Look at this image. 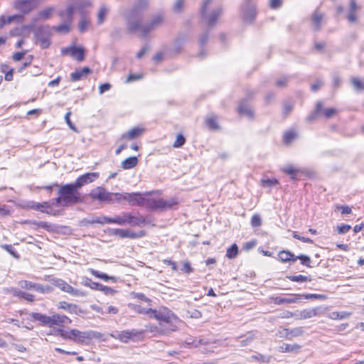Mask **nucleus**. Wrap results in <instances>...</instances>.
<instances>
[{"instance_id": "obj_1", "label": "nucleus", "mask_w": 364, "mask_h": 364, "mask_svg": "<svg viewBox=\"0 0 364 364\" xmlns=\"http://www.w3.org/2000/svg\"><path fill=\"white\" fill-rule=\"evenodd\" d=\"M142 15L133 14L132 17L127 18V29L129 33L139 31L142 38H146L153 30L159 27L164 22V18L161 15L154 16L149 22L141 24Z\"/></svg>"}, {"instance_id": "obj_2", "label": "nucleus", "mask_w": 364, "mask_h": 364, "mask_svg": "<svg viewBox=\"0 0 364 364\" xmlns=\"http://www.w3.org/2000/svg\"><path fill=\"white\" fill-rule=\"evenodd\" d=\"M151 318L159 321V330L158 331L161 333L167 334L177 330V326L174 322L178 321V318L166 308L159 311L154 309L151 311Z\"/></svg>"}, {"instance_id": "obj_3", "label": "nucleus", "mask_w": 364, "mask_h": 364, "mask_svg": "<svg viewBox=\"0 0 364 364\" xmlns=\"http://www.w3.org/2000/svg\"><path fill=\"white\" fill-rule=\"evenodd\" d=\"M58 194L63 198V206L77 204L82 201L80 193L73 183L60 186Z\"/></svg>"}, {"instance_id": "obj_4", "label": "nucleus", "mask_w": 364, "mask_h": 364, "mask_svg": "<svg viewBox=\"0 0 364 364\" xmlns=\"http://www.w3.org/2000/svg\"><path fill=\"white\" fill-rule=\"evenodd\" d=\"M92 332H82L77 329L65 331L61 328H58L54 331L53 334L59 336L66 340H70L77 343H83L85 339H90L92 338Z\"/></svg>"}, {"instance_id": "obj_5", "label": "nucleus", "mask_w": 364, "mask_h": 364, "mask_svg": "<svg viewBox=\"0 0 364 364\" xmlns=\"http://www.w3.org/2000/svg\"><path fill=\"white\" fill-rule=\"evenodd\" d=\"M213 0H204L201 9L200 14L203 21L210 27L215 26L218 18L222 14V9L218 7L210 13H207V9L210 5Z\"/></svg>"}, {"instance_id": "obj_6", "label": "nucleus", "mask_w": 364, "mask_h": 364, "mask_svg": "<svg viewBox=\"0 0 364 364\" xmlns=\"http://www.w3.org/2000/svg\"><path fill=\"white\" fill-rule=\"evenodd\" d=\"M75 13V7L73 5H69L66 10L61 11L59 12V15L65 22L58 26L53 27V28L59 32L67 33L70 31V24L73 20V15Z\"/></svg>"}, {"instance_id": "obj_7", "label": "nucleus", "mask_w": 364, "mask_h": 364, "mask_svg": "<svg viewBox=\"0 0 364 364\" xmlns=\"http://www.w3.org/2000/svg\"><path fill=\"white\" fill-rule=\"evenodd\" d=\"M177 204V201L174 198L164 200V198H148L146 208L152 210H164L171 208Z\"/></svg>"}, {"instance_id": "obj_8", "label": "nucleus", "mask_w": 364, "mask_h": 364, "mask_svg": "<svg viewBox=\"0 0 364 364\" xmlns=\"http://www.w3.org/2000/svg\"><path fill=\"white\" fill-rule=\"evenodd\" d=\"M50 36L51 33L48 26H38L35 32L36 40L40 43L43 49L48 48L50 46Z\"/></svg>"}, {"instance_id": "obj_9", "label": "nucleus", "mask_w": 364, "mask_h": 364, "mask_svg": "<svg viewBox=\"0 0 364 364\" xmlns=\"http://www.w3.org/2000/svg\"><path fill=\"white\" fill-rule=\"evenodd\" d=\"M42 0H16L14 3V8L22 13L28 14L37 8Z\"/></svg>"}, {"instance_id": "obj_10", "label": "nucleus", "mask_w": 364, "mask_h": 364, "mask_svg": "<svg viewBox=\"0 0 364 364\" xmlns=\"http://www.w3.org/2000/svg\"><path fill=\"white\" fill-rule=\"evenodd\" d=\"M151 192H145V193H126L127 201H128L130 205H143L147 204V199L145 196L151 195Z\"/></svg>"}, {"instance_id": "obj_11", "label": "nucleus", "mask_w": 364, "mask_h": 364, "mask_svg": "<svg viewBox=\"0 0 364 364\" xmlns=\"http://www.w3.org/2000/svg\"><path fill=\"white\" fill-rule=\"evenodd\" d=\"M253 95L254 93L252 92L250 95H247L245 98H243L240 101L237 108V112L240 115L245 116L250 120L254 119L255 117V112L249 103V98Z\"/></svg>"}, {"instance_id": "obj_12", "label": "nucleus", "mask_w": 364, "mask_h": 364, "mask_svg": "<svg viewBox=\"0 0 364 364\" xmlns=\"http://www.w3.org/2000/svg\"><path fill=\"white\" fill-rule=\"evenodd\" d=\"M53 284L58 287L60 290L70 294L74 296H84L85 294L79 289L73 288L71 285L68 284L65 281L61 279H56L53 280Z\"/></svg>"}, {"instance_id": "obj_13", "label": "nucleus", "mask_w": 364, "mask_h": 364, "mask_svg": "<svg viewBox=\"0 0 364 364\" xmlns=\"http://www.w3.org/2000/svg\"><path fill=\"white\" fill-rule=\"evenodd\" d=\"M90 196L92 200H97L100 202L109 203L112 200L111 193L106 191L103 187L98 186L92 190Z\"/></svg>"}, {"instance_id": "obj_14", "label": "nucleus", "mask_w": 364, "mask_h": 364, "mask_svg": "<svg viewBox=\"0 0 364 364\" xmlns=\"http://www.w3.org/2000/svg\"><path fill=\"white\" fill-rule=\"evenodd\" d=\"M243 19L245 22L252 23L256 17V7L254 3L247 0L242 8Z\"/></svg>"}, {"instance_id": "obj_15", "label": "nucleus", "mask_w": 364, "mask_h": 364, "mask_svg": "<svg viewBox=\"0 0 364 364\" xmlns=\"http://www.w3.org/2000/svg\"><path fill=\"white\" fill-rule=\"evenodd\" d=\"M61 53L63 55H70L72 57H75L76 60L79 62H82L85 59V50L82 47L71 46L63 48Z\"/></svg>"}, {"instance_id": "obj_16", "label": "nucleus", "mask_w": 364, "mask_h": 364, "mask_svg": "<svg viewBox=\"0 0 364 364\" xmlns=\"http://www.w3.org/2000/svg\"><path fill=\"white\" fill-rule=\"evenodd\" d=\"M99 177V173L97 172L86 173L80 176L76 181L73 183L75 186L79 190L85 185L95 181Z\"/></svg>"}, {"instance_id": "obj_17", "label": "nucleus", "mask_w": 364, "mask_h": 364, "mask_svg": "<svg viewBox=\"0 0 364 364\" xmlns=\"http://www.w3.org/2000/svg\"><path fill=\"white\" fill-rule=\"evenodd\" d=\"M112 233L114 235L119 236L121 238H131L136 239L139 237H141L144 235V231H140L139 232H134L129 229H112Z\"/></svg>"}, {"instance_id": "obj_18", "label": "nucleus", "mask_w": 364, "mask_h": 364, "mask_svg": "<svg viewBox=\"0 0 364 364\" xmlns=\"http://www.w3.org/2000/svg\"><path fill=\"white\" fill-rule=\"evenodd\" d=\"M141 333L142 332H139L135 329H132L131 331L127 330L119 332L116 338L120 341L127 343L131 339Z\"/></svg>"}, {"instance_id": "obj_19", "label": "nucleus", "mask_w": 364, "mask_h": 364, "mask_svg": "<svg viewBox=\"0 0 364 364\" xmlns=\"http://www.w3.org/2000/svg\"><path fill=\"white\" fill-rule=\"evenodd\" d=\"M71 322V319L66 316L56 314L50 316L49 327H52L55 325L60 326L62 323H70Z\"/></svg>"}, {"instance_id": "obj_20", "label": "nucleus", "mask_w": 364, "mask_h": 364, "mask_svg": "<svg viewBox=\"0 0 364 364\" xmlns=\"http://www.w3.org/2000/svg\"><path fill=\"white\" fill-rule=\"evenodd\" d=\"M300 299V294H293L291 295V296L288 298H283L280 296H275L272 298V301H273V303L277 305L296 303Z\"/></svg>"}, {"instance_id": "obj_21", "label": "nucleus", "mask_w": 364, "mask_h": 364, "mask_svg": "<svg viewBox=\"0 0 364 364\" xmlns=\"http://www.w3.org/2000/svg\"><path fill=\"white\" fill-rule=\"evenodd\" d=\"M28 207L36 210H39L42 213L50 214V212L48 210L50 208V205L48 202L37 203L31 201L28 203Z\"/></svg>"}, {"instance_id": "obj_22", "label": "nucleus", "mask_w": 364, "mask_h": 364, "mask_svg": "<svg viewBox=\"0 0 364 364\" xmlns=\"http://www.w3.org/2000/svg\"><path fill=\"white\" fill-rule=\"evenodd\" d=\"M147 223L148 222L144 217L140 215L134 216L129 213L128 225L131 226L142 227Z\"/></svg>"}, {"instance_id": "obj_23", "label": "nucleus", "mask_w": 364, "mask_h": 364, "mask_svg": "<svg viewBox=\"0 0 364 364\" xmlns=\"http://www.w3.org/2000/svg\"><path fill=\"white\" fill-rule=\"evenodd\" d=\"M129 213H122L121 215H117L114 218L108 217V223H114L119 225H124L128 224Z\"/></svg>"}, {"instance_id": "obj_24", "label": "nucleus", "mask_w": 364, "mask_h": 364, "mask_svg": "<svg viewBox=\"0 0 364 364\" xmlns=\"http://www.w3.org/2000/svg\"><path fill=\"white\" fill-rule=\"evenodd\" d=\"M149 4V0H136L133 9L131 11L128 17H132L134 14L141 15V11L145 9Z\"/></svg>"}, {"instance_id": "obj_25", "label": "nucleus", "mask_w": 364, "mask_h": 364, "mask_svg": "<svg viewBox=\"0 0 364 364\" xmlns=\"http://www.w3.org/2000/svg\"><path fill=\"white\" fill-rule=\"evenodd\" d=\"M91 73V69L89 67H84L80 70H77L70 74V80L73 82H76L80 80L83 76L90 74Z\"/></svg>"}, {"instance_id": "obj_26", "label": "nucleus", "mask_w": 364, "mask_h": 364, "mask_svg": "<svg viewBox=\"0 0 364 364\" xmlns=\"http://www.w3.org/2000/svg\"><path fill=\"white\" fill-rule=\"evenodd\" d=\"M278 257L279 261H281L282 262L296 261V256L293 253L287 250L280 251L278 254Z\"/></svg>"}, {"instance_id": "obj_27", "label": "nucleus", "mask_w": 364, "mask_h": 364, "mask_svg": "<svg viewBox=\"0 0 364 364\" xmlns=\"http://www.w3.org/2000/svg\"><path fill=\"white\" fill-rule=\"evenodd\" d=\"M31 316L33 321H39L41 325L49 327L50 316L36 312L31 313Z\"/></svg>"}, {"instance_id": "obj_28", "label": "nucleus", "mask_w": 364, "mask_h": 364, "mask_svg": "<svg viewBox=\"0 0 364 364\" xmlns=\"http://www.w3.org/2000/svg\"><path fill=\"white\" fill-rule=\"evenodd\" d=\"M358 9V6L357 5L355 0H350L349 13L347 17L349 22L353 23L357 21L355 12Z\"/></svg>"}, {"instance_id": "obj_29", "label": "nucleus", "mask_w": 364, "mask_h": 364, "mask_svg": "<svg viewBox=\"0 0 364 364\" xmlns=\"http://www.w3.org/2000/svg\"><path fill=\"white\" fill-rule=\"evenodd\" d=\"M282 171L289 175L291 178L292 180H297L298 179V174L301 172V171L297 168H295L294 166H291V165H287L284 167H283L282 168Z\"/></svg>"}, {"instance_id": "obj_30", "label": "nucleus", "mask_w": 364, "mask_h": 364, "mask_svg": "<svg viewBox=\"0 0 364 364\" xmlns=\"http://www.w3.org/2000/svg\"><path fill=\"white\" fill-rule=\"evenodd\" d=\"M144 132V129L139 128V127H134L132 129H130L127 133L123 134L122 135V139H133L138 136H139Z\"/></svg>"}, {"instance_id": "obj_31", "label": "nucleus", "mask_w": 364, "mask_h": 364, "mask_svg": "<svg viewBox=\"0 0 364 364\" xmlns=\"http://www.w3.org/2000/svg\"><path fill=\"white\" fill-rule=\"evenodd\" d=\"M323 15L321 13L318 12L317 11L314 12L311 16V21L314 30L319 31L321 29V23Z\"/></svg>"}, {"instance_id": "obj_32", "label": "nucleus", "mask_w": 364, "mask_h": 364, "mask_svg": "<svg viewBox=\"0 0 364 364\" xmlns=\"http://www.w3.org/2000/svg\"><path fill=\"white\" fill-rule=\"evenodd\" d=\"M72 5L75 7V10L77 9L82 14H84V9L91 6L92 3L90 0H77L75 4Z\"/></svg>"}, {"instance_id": "obj_33", "label": "nucleus", "mask_w": 364, "mask_h": 364, "mask_svg": "<svg viewBox=\"0 0 364 364\" xmlns=\"http://www.w3.org/2000/svg\"><path fill=\"white\" fill-rule=\"evenodd\" d=\"M138 163V159L136 156H130L124 159L121 165L124 169H130L134 168Z\"/></svg>"}, {"instance_id": "obj_34", "label": "nucleus", "mask_w": 364, "mask_h": 364, "mask_svg": "<svg viewBox=\"0 0 364 364\" xmlns=\"http://www.w3.org/2000/svg\"><path fill=\"white\" fill-rule=\"evenodd\" d=\"M301 346L298 344H288L284 343L280 346V351L282 353H297L300 350Z\"/></svg>"}, {"instance_id": "obj_35", "label": "nucleus", "mask_w": 364, "mask_h": 364, "mask_svg": "<svg viewBox=\"0 0 364 364\" xmlns=\"http://www.w3.org/2000/svg\"><path fill=\"white\" fill-rule=\"evenodd\" d=\"M107 220H108V217L101 216V217L92 218L91 219H85L84 222L86 225H93L95 223H99L101 225H104L105 223H108Z\"/></svg>"}, {"instance_id": "obj_36", "label": "nucleus", "mask_w": 364, "mask_h": 364, "mask_svg": "<svg viewBox=\"0 0 364 364\" xmlns=\"http://www.w3.org/2000/svg\"><path fill=\"white\" fill-rule=\"evenodd\" d=\"M350 83L355 91L364 90V79L360 80L356 77H352L350 78Z\"/></svg>"}, {"instance_id": "obj_37", "label": "nucleus", "mask_w": 364, "mask_h": 364, "mask_svg": "<svg viewBox=\"0 0 364 364\" xmlns=\"http://www.w3.org/2000/svg\"><path fill=\"white\" fill-rule=\"evenodd\" d=\"M286 331V336L288 338L293 337L300 336L304 333V329L302 327H297L292 329H284Z\"/></svg>"}, {"instance_id": "obj_38", "label": "nucleus", "mask_w": 364, "mask_h": 364, "mask_svg": "<svg viewBox=\"0 0 364 364\" xmlns=\"http://www.w3.org/2000/svg\"><path fill=\"white\" fill-rule=\"evenodd\" d=\"M90 272L95 277L102 279H103L105 281H107V280H112L113 282H116L117 281V278L116 277L108 276L105 273L100 272H99L97 270H95V269H90Z\"/></svg>"}, {"instance_id": "obj_39", "label": "nucleus", "mask_w": 364, "mask_h": 364, "mask_svg": "<svg viewBox=\"0 0 364 364\" xmlns=\"http://www.w3.org/2000/svg\"><path fill=\"white\" fill-rule=\"evenodd\" d=\"M90 19L85 15L82 14L80 21L79 22L78 28L80 33H84L90 26Z\"/></svg>"}, {"instance_id": "obj_40", "label": "nucleus", "mask_w": 364, "mask_h": 364, "mask_svg": "<svg viewBox=\"0 0 364 364\" xmlns=\"http://www.w3.org/2000/svg\"><path fill=\"white\" fill-rule=\"evenodd\" d=\"M351 312L348 311H333L330 314L331 319H346L351 316Z\"/></svg>"}, {"instance_id": "obj_41", "label": "nucleus", "mask_w": 364, "mask_h": 364, "mask_svg": "<svg viewBox=\"0 0 364 364\" xmlns=\"http://www.w3.org/2000/svg\"><path fill=\"white\" fill-rule=\"evenodd\" d=\"M255 338V334L252 332H249L246 335L240 337L239 342L241 346H245L250 343Z\"/></svg>"}, {"instance_id": "obj_42", "label": "nucleus", "mask_w": 364, "mask_h": 364, "mask_svg": "<svg viewBox=\"0 0 364 364\" xmlns=\"http://www.w3.org/2000/svg\"><path fill=\"white\" fill-rule=\"evenodd\" d=\"M238 254V247L237 244L234 243L232 244L230 247L227 249L226 251V257L228 259H234L237 257Z\"/></svg>"}, {"instance_id": "obj_43", "label": "nucleus", "mask_w": 364, "mask_h": 364, "mask_svg": "<svg viewBox=\"0 0 364 364\" xmlns=\"http://www.w3.org/2000/svg\"><path fill=\"white\" fill-rule=\"evenodd\" d=\"M300 296H301V299L304 298L306 299L326 300L328 299L327 295L319 294H300Z\"/></svg>"}, {"instance_id": "obj_44", "label": "nucleus", "mask_w": 364, "mask_h": 364, "mask_svg": "<svg viewBox=\"0 0 364 364\" xmlns=\"http://www.w3.org/2000/svg\"><path fill=\"white\" fill-rule=\"evenodd\" d=\"M107 14L108 9L107 8L106 6L102 5L97 14V23L99 24H102L104 22L105 18Z\"/></svg>"}, {"instance_id": "obj_45", "label": "nucleus", "mask_w": 364, "mask_h": 364, "mask_svg": "<svg viewBox=\"0 0 364 364\" xmlns=\"http://www.w3.org/2000/svg\"><path fill=\"white\" fill-rule=\"evenodd\" d=\"M126 193H111L112 200L109 202V203H114V202H121L122 200H127Z\"/></svg>"}, {"instance_id": "obj_46", "label": "nucleus", "mask_w": 364, "mask_h": 364, "mask_svg": "<svg viewBox=\"0 0 364 364\" xmlns=\"http://www.w3.org/2000/svg\"><path fill=\"white\" fill-rule=\"evenodd\" d=\"M35 291L40 293H50L52 290V288L49 285H42L40 284H34L33 289Z\"/></svg>"}, {"instance_id": "obj_47", "label": "nucleus", "mask_w": 364, "mask_h": 364, "mask_svg": "<svg viewBox=\"0 0 364 364\" xmlns=\"http://www.w3.org/2000/svg\"><path fill=\"white\" fill-rule=\"evenodd\" d=\"M186 41V37H178L173 45V50L176 53H179L182 48V45L183 42Z\"/></svg>"}, {"instance_id": "obj_48", "label": "nucleus", "mask_w": 364, "mask_h": 364, "mask_svg": "<svg viewBox=\"0 0 364 364\" xmlns=\"http://www.w3.org/2000/svg\"><path fill=\"white\" fill-rule=\"evenodd\" d=\"M296 137V132L294 131L287 132L283 136V141L285 144L291 143Z\"/></svg>"}, {"instance_id": "obj_49", "label": "nucleus", "mask_w": 364, "mask_h": 364, "mask_svg": "<svg viewBox=\"0 0 364 364\" xmlns=\"http://www.w3.org/2000/svg\"><path fill=\"white\" fill-rule=\"evenodd\" d=\"M53 8H48L44 10L40 11L38 14V18L42 20L48 19L53 12Z\"/></svg>"}, {"instance_id": "obj_50", "label": "nucleus", "mask_w": 364, "mask_h": 364, "mask_svg": "<svg viewBox=\"0 0 364 364\" xmlns=\"http://www.w3.org/2000/svg\"><path fill=\"white\" fill-rule=\"evenodd\" d=\"M84 285L89 287L92 289H96V290H99V291L100 290V288L102 287L101 284H100L98 282H93L91 279H89V278H86L85 279Z\"/></svg>"}, {"instance_id": "obj_51", "label": "nucleus", "mask_w": 364, "mask_h": 364, "mask_svg": "<svg viewBox=\"0 0 364 364\" xmlns=\"http://www.w3.org/2000/svg\"><path fill=\"white\" fill-rule=\"evenodd\" d=\"M32 224L36 225L38 228L46 230L48 231L53 230V225L46 222V221H34Z\"/></svg>"}, {"instance_id": "obj_52", "label": "nucleus", "mask_w": 364, "mask_h": 364, "mask_svg": "<svg viewBox=\"0 0 364 364\" xmlns=\"http://www.w3.org/2000/svg\"><path fill=\"white\" fill-rule=\"evenodd\" d=\"M287 278L290 281L295 282H304L306 281H311V279H309L308 277L301 274L287 276Z\"/></svg>"}, {"instance_id": "obj_53", "label": "nucleus", "mask_w": 364, "mask_h": 364, "mask_svg": "<svg viewBox=\"0 0 364 364\" xmlns=\"http://www.w3.org/2000/svg\"><path fill=\"white\" fill-rule=\"evenodd\" d=\"M134 310L139 314L148 315L151 318L152 309H146L141 306L134 305Z\"/></svg>"}, {"instance_id": "obj_54", "label": "nucleus", "mask_w": 364, "mask_h": 364, "mask_svg": "<svg viewBox=\"0 0 364 364\" xmlns=\"http://www.w3.org/2000/svg\"><path fill=\"white\" fill-rule=\"evenodd\" d=\"M296 260L297 259H299L301 263L304 265V266H306L308 267H311V258L310 257H309L308 255H300L299 256H296Z\"/></svg>"}, {"instance_id": "obj_55", "label": "nucleus", "mask_w": 364, "mask_h": 364, "mask_svg": "<svg viewBox=\"0 0 364 364\" xmlns=\"http://www.w3.org/2000/svg\"><path fill=\"white\" fill-rule=\"evenodd\" d=\"M279 182L276 178H266V179H262L261 180V185L263 187H272L277 184H278Z\"/></svg>"}, {"instance_id": "obj_56", "label": "nucleus", "mask_w": 364, "mask_h": 364, "mask_svg": "<svg viewBox=\"0 0 364 364\" xmlns=\"http://www.w3.org/2000/svg\"><path fill=\"white\" fill-rule=\"evenodd\" d=\"M205 123L206 125L211 129H217L218 128L217 119L215 117L207 119Z\"/></svg>"}, {"instance_id": "obj_57", "label": "nucleus", "mask_w": 364, "mask_h": 364, "mask_svg": "<svg viewBox=\"0 0 364 364\" xmlns=\"http://www.w3.org/2000/svg\"><path fill=\"white\" fill-rule=\"evenodd\" d=\"M186 142V138L181 134H178L176 139L173 143V147L179 148L181 147Z\"/></svg>"}, {"instance_id": "obj_58", "label": "nucleus", "mask_w": 364, "mask_h": 364, "mask_svg": "<svg viewBox=\"0 0 364 364\" xmlns=\"http://www.w3.org/2000/svg\"><path fill=\"white\" fill-rule=\"evenodd\" d=\"M251 225L257 228L262 225V218L258 214H255L251 218Z\"/></svg>"}, {"instance_id": "obj_59", "label": "nucleus", "mask_w": 364, "mask_h": 364, "mask_svg": "<svg viewBox=\"0 0 364 364\" xmlns=\"http://www.w3.org/2000/svg\"><path fill=\"white\" fill-rule=\"evenodd\" d=\"M254 360H257L261 363H269L270 360V358L265 355H262L260 353H257L255 355H252L251 357Z\"/></svg>"}, {"instance_id": "obj_60", "label": "nucleus", "mask_w": 364, "mask_h": 364, "mask_svg": "<svg viewBox=\"0 0 364 364\" xmlns=\"http://www.w3.org/2000/svg\"><path fill=\"white\" fill-rule=\"evenodd\" d=\"M201 340L197 341L192 338H188L185 342V346L188 348H197L201 343Z\"/></svg>"}, {"instance_id": "obj_61", "label": "nucleus", "mask_w": 364, "mask_h": 364, "mask_svg": "<svg viewBox=\"0 0 364 364\" xmlns=\"http://www.w3.org/2000/svg\"><path fill=\"white\" fill-rule=\"evenodd\" d=\"M2 247L15 258H19L18 254L16 252L11 245H2Z\"/></svg>"}, {"instance_id": "obj_62", "label": "nucleus", "mask_w": 364, "mask_h": 364, "mask_svg": "<svg viewBox=\"0 0 364 364\" xmlns=\"http://www.w3.org/2000/svg\"><path fill=\"white\" fill-rule=\"evenodd\" d=\"M312 317L311 309H306L300 311L299 318L307 319Z\"/></svg>"}, {"instance_id": "obj_63", "label": "nucleus", "mask_w": 364, "mask_h": 364, "mask_svg": "<svg viewBox=\"0 0 364 364\" xmlns=\"http://www.w3.org/2000/svg\"><path fill=\"white\" fill-rule=\"evenodd\" d=\"M257 242L256 240H252L251 241L247 242L243 245L242 249L245 251H249L254 248L257 245Z\"/></svg>"}, {"instance_id": "obj_64", "label": "nucleus", "mask_w": 364, "mask_h": 364, "mask_svg": "<svg viewBox=\"0 0 364 364\" xmlns=\"http://www.w3.org/2000/svg\"><path fill=\"white\" fill-rule=\"evenodd\" d=\"M338 234H345L348 232L350 229L351 226L350 225H341L337 227Z\"/></svg>"}]
</instances>
